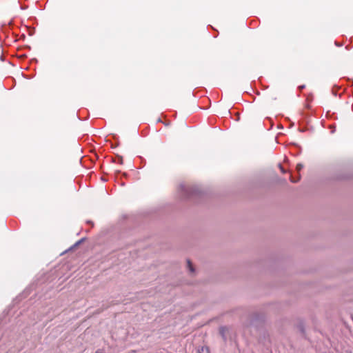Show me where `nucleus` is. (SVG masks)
Returning a JSON list of instances; mask_svg holds the SVG:
<instances>
[{
  "label": "nucleus",
  "instance_id": "nucleus-1",
  "mask_svg": "<svg viewBox=\"0 0 353 353\" xmlns=\"http://www.w3.org/2000/svg\"><path fill=\"white\" fill-rule=\"evenodd\" d=\"M178 192L181 199H188L201 194L202 192L198 186H187L185 184H180Z\"/></svg>",
  "mask_w": 353,
  "mask_h": 353
},
{
  "label": "nucleus",
  "instance_id": "nucleus-2",
  "mask_svg": "<svg viewBox=\"0 0 353 353\" xmlns=\"http://www.w3.org/2000/svg\"><path fill=\"white\" fill-rule=\"evenodd\" d=\"M199 353H210L209 348L206 346H202L198 350Z\"/></svg>",
  "mask_w": 353,
  "mask_h": 353
},
{
  "label": "nucleus",
  "instance_id": "nucleus-3",
  "mask_svg": "<svg viewBox=\"0 0 353 353\" xmlns=\"http://www.w3.org/2000/svg\"><path fill=\"white\" fill-rule=\"evenodd\" d=\"M187 263H188V268L190 272H191L192 273L194 272V269L193 268V265H192L191 261L190 260H188Z\"/></svg>",
  "mask_w": 353,
  "mask_h": 353
},
{
  "label": "nucleus",
  "instance_id": "nucleus-4",
  "mask_svg": "<svg viewBox=\"0 0 353 353\" xmlns=\"http://www.w3.org/2000/svg\"><path fill=\"white\" fill-rule=\"evenodd\" d=\"M84 239H80L79 241H77L70 248V250H72L74 248L79 245L83 241Z\"/></svg>",
  "mask_w": 353,
  "mask_h": 353
},
{
  "label": "nucleus",
  "instance_id": "nucleus-5",
  "mask_svg": "<svg viewBox=\"0 0 353 353\" xmlns=\"http://www.w3.org/2000/svg\"><path fill=\"white\" fill-rule=\"evenodd\" d=\"M303 168V165L302 163H298L296 165V169L297 172H300Z\"/></svg>",
  "mask_w": 353,
  "mask_h": 353
},
{
  "label": "nucleus",
  "instance_id": "nucleus-6",
  "mask_svg": "<svg viewBox=\"0 0 353 353\" xmlns=\"http://www.w3.org/2000/svg\"><path fill=\"white\" fill-rule=\"evenodd\" d=\"M300 179V176H299V178L297 179H294V178L292 176L290 177V181L292 182V183H296L299 181Z\"/></svg>",
  "mask_w": 353,
  "mask_h": 353
},
{
  "label": "nucleus",
  "instance_id": "nucleus-7",
  "mask_svg": "<svg viewBox=\"0 0 353 353\" xmlns=\"http://www.w3.org/2000/svg\"><path fill=\"white\" fill-rule=\"evenodd\" d=\"M279 167H280V169H281V172H282L283 173H285V170L283 169V168L281 166V164H279Z\"/></svg>",
  "mask_w": 353,
  "mask_h": 353
},
{
  "label": "nucleus",
  "instance_id": "nucleus-8",
  "mask_svg": "<svg viewBox=\"0 0 353 353\" xmlns=\"http://www.w3.org/2000/svg\"><path fill=\"white\" fill-rule=\"evenodd\" d=\"M119 163H120L121 164H122V163H123V159H122V157H119Z\"/></svg>",
  "mask_w": 353,
  "mask_h": 353
},
{
  "label": "nucleus",
  "instance_id": "nucleus-9",
  "mask_svg": "<svg viewBox=\"0 0 353 353\" xmlns=\"http://www.w3.org/2000/svg\"><path fill=\"white\" fill-rule=\"evenodd\" d=\"M304 88H305V85H301V86L299 87V88H300V89H303Z\"/></svg>",
  "mask_w": 353,
  "mask_h": 353
},
{
  "label": "nucleus",
  "instance_id": "nucleus-10",
  "mask_svg": "<svg viewBox=\"0 0 353 353\" xmlns=\"http://www.w3.org/2000/svg\"><path fill=\"white\" fill-rule=\"evenodd\" d=\"M0 59H1V61H3V56H2V55L0 57Z\"/></svg>",
  "mask_w": 353,
  "mask_h": 353
},
{
  "label": "nucleus",
  "instance_id": "nucleus-11",
  "mask_svg": "<svg viewBox=\"0 0 353 353\" xmlns=\"http://www.w3.org/2000/svg\"><path fill=\"white\" fill-rule=\"evenodd\" d=\"M95 353H102V352H100L99 350H97V351H96V352H95Z\"/></svg>",
  "mask_w": 353,
  "mask_h": 353
},
{
  "label": "nucleus",
  "instance_id": "nucleus-12",
  "mask_svg": "<svg viewBox=\"0 0 353 353\" xmlns=\"http://www.w3.org/2000/svg\"><path fill=\"white\" fill-rule=\"evenodd\" d=\"M347 353H352L351 352H347Z\"/></svg>",
  "mask_w": 353,
  "mask_h": 353
}]
</instances>
